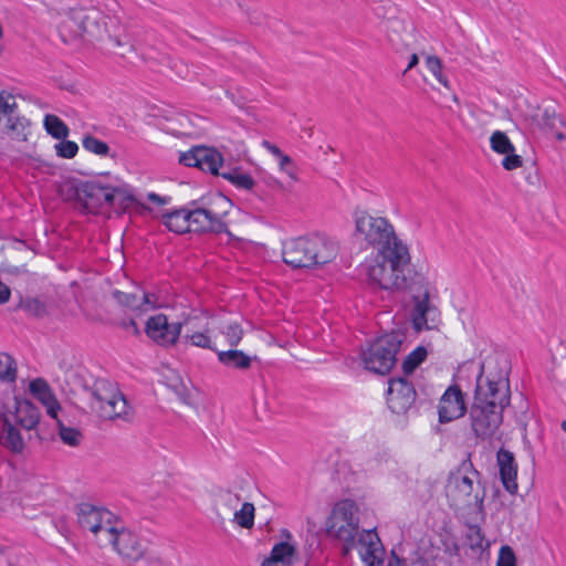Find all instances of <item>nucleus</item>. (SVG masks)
<instances>
[{
    "label": "nucleus",
    "instance_id": "1",
    "mask_svg": "<svg viewBox=\"0 0 566 566\" xmlns=\"http://www.w3.org/2000/svg\"><path fill=\"white\" fill-rule=\"evenodd\" d=\"M510 403V390L505 380L483 376L476 379L474 400L470 409L471 428L480 439H490L503 421V410Z\"/></svg>",
    "mask_w": 566,
    "mask_h": 566
},
{
    "label": "nucleus",
    "instance_id": "2",
    "mask_svg": "<svg viewBox=\"0 0 566 566\" xmlns=\"http://www.w3.org/2000/svg\"><path fill=\"white\" fill-rule=\"evenodd\" d=\"M59 30L65 42L86 36L91 41L108 39L116 46L126 44L125 27L120 18L105 14L96 8L71 9Z\"/></svg>",
    "mask_w": 566,
    "mask_h": 566
},
{
    "label": "nucleus",
    "instance_id": "3",
    "mask_svg": "<svg viewBox=\"0 0 566 566\" xmlns=\"http://www.w3.org/2000/svg\"><path fill=\"white\" fill-rule=\"evenodd\" d=\"M231 202L227 197L218 195L207 207L172 210L164 213L161 221L168 230L178 234L187 232L228 233V227L223 219L228 214Z\"/></svg>",
    "mask_w": 566,
    "mask_h": 566
},
{
    "label": "nucleus",
    "instance_id": "4",
    "mask_svg": "<svg viewBox=\"0 0 566 566\" xmlns=\"http://www.w3.org/2000/svg\"><path fill=\"white\" fill-rule=\"evenodd\" d=\"M338 244L325 235L300 237L284 244L283 260L294 268H314L336 259Z\"/></svg>",
    "mask_w": 566,
    "mask_h": 566
},
{
    "label": "nucleus",
    "instance_id": "5",
    "mask_svg": "<svg viewBox=\"0 0 566 566\" xmlns=\"http://www.w3.org/2000/svg\"><path fill=\"white\" fill-rule=\"evenodd\" d=\"M446 494L450 506L455 510L474 509L480 513L484 511L485 491L480 485V472L470 460L463 461L449 474Z\"/></svg>",
    "mask_w": 566,
    "mask_h": 566
},
{
    "label": "nucleus",
    "instance_id": "6",
    "mask_svg": "<svg viewBox=\"0 0 566 566\" xmlns=\"http://www.w3.org/2000/svg\"><path fill=\"white\" fill-rule=\"evenodd\" d=\"M411 261L408 245L394 247L391 250L376 253L367 266V276L371 284L384 290H402L407 285L406 271Z\"/></svg>",
    "mask_w": 566,
    "mask_h": 566
},
{
    "label": "nucleus",
    "instance_id": "7",
    "mask_svg": "<svg viewBox=\"0 0 566 566\" xmlns=\"http://www.w3.org/2000/svg\"><path fill=\"white\" fill-rule=\"evenodd\" d=\"M354 237L366 247L376 250V253L391 250L395 245L406 243L396 233L394 224L385 217L373 216L366 211H356L354 214Z\"/></svg>",
    "mask_w": 566,
    "mask_h": 566
},
{
    "label": "nucleus",
    "instance_id": "8",
    "mask_svg": "<svg viewBox=\"0 0 566 566\" xmlns=\"http://www.w3.org/2000/svg\"><path fill=\"white\" fill-rule=\"evenodd\" d=\"M90 406L92 411L103 420L129 422L134 417V410L118 386L108 379L95 380L91 390Z\"/></svg>",
    "mask_w": 566,
    "mask_h": 566
},
{
    "label": "nucleus",
    "instance_id": "9",
    "mask_svg": "<svg viewBox=\"0 0 566 566\" xmlns=\"http://www.w3.org/2000/svg\"><path fill=\"white\" fill-rule=\"evenodd\" d=\"M357 505L350 500L337 502L326 522L327 534L344 543L343 554L347 555L355 546L359 518Z\"/></svg>",
    "mask_w": 566,
    "mask_h": 566
},
{
    "label": "nucleus",
    "instance_id": "10",
    "mask_svg": "<svg viewBox=\"0 0 566 566\" xmlns=\"http://www.w3.org/2000/svg\"><path fill=\"white\" fill-rule=\"evenodd\" d=\"M403 336L392 332L378 337L363 354L365 367L376 374H388L396 364Z\"/></svg>",
    "mask_w": 566,
    "mask_h": 566
},
{
    "label": "nucleus",
    "instance_id": "11",
    "mask_svg": "<svg viewBox=\"0 0 566 566\" xmlns=\"http://www.w3.org/2000/svg\"><path fill=\"white\" fill-rule=\"evenodd\" d=\"M76 514L80 527L93 533L101 543H105V538L112 531L114 532V526L118 524L111 511L90 503H81L76 509Z\"/></svg>",
    "mask_w": 566,
    "mask_h": 566
},
{
    "label": "nucleus",
    "instance_id": "12",
    "mask_svg": "<svg viewBox=\"0 0 566 566\" xmlns=\"http://www.w3.org/2000/svg\"><path fill=\"white\" fill-rule=\"evenodd\" d=\"M105 542L112 544L115 551L128 562L142 559L147 552L146 545L135 533L127 528L118 527V524L114 526V532L112 531L108 534Z\"/></svg>",
    "mask_w": 566,
    "mask_h": 566
},
{
    "label": "nucleus",
    "instance_id": "13",
    "mask_svg": "<svg viewBox=\"0 0 566 566\" xmlns=\"http://www.w3.org/2000/svg\"><path fill=\"white\" fill-rule=\"evenodd\" d=\"M188 323V319L169 323L166 315L156 314L147 319L145 332L156 344L167 347L177 343L182 326H187Z\"/></svg>",
    "mask_w": 566,
    "mask_h": 566
},
{
    "label": "nucleus",
    "instance_id": "14",
    "mask_svg": "<svg viewBox=\"0 0 566 566\" xmlns=\"http://www.w3.org/2000/svg\"><path fill=\"white\" fill-rule=\"evenodd\" d=\"M417 391L406 377L391 378L388 382L387 406L396 415H405L413 406Z\"/></svg>",
    "mask_w": 566,
    "mask_h": 566
},
{
    "label": "nucleus",
    "instance_id": "15",
    "mask_svg": "<svg viewBox=\"0 0 566 566\" xmlns=\"http://www.w3.org/2000/svg\"><path fill=\"white\" fill-rule=\"evenodd\" d=\"M222 161L221 154L208 147H193L189 151L182 153L179 157L180 164L187 167H197L212 175H219Z\"/></svg>",
    "mask_w": 566,
    "mask_h": 566
},
{
    "label": "nucleus",
    "instance_id": "16",
    "mask_svg": "<svg viewBox=\"0 0 566 566\" xmlns=\"http://www.w3.org/2000/svg\"><path fill=\"white\" fill-rule=\"evenodd\" d=\"M75 193L87 212L97 213L103 207H109V186L86 181L76 187Z\"/></svg>",
    "mask_w": 566,
    "mask_h": 566
},
{
    "label": "nucleus",
    "instance_id": "17",
    "mask_svg": "<svg viewBox=\"0 0 566 566\" xmlns=\"http://www.w3.org/2000/svg\"><path fill=\"white\" fill-rule=\"evenodd\" d=\"M440 422H450L461 418L467 411L464 395L458 385L450 386L439 402Z\"/></svg>",
    "mask_w": 566,
    "mask_h": 566
},
{
    "label": "nucleus",
    "instance_id": "18",
    "mask_svg": "<svg viewBox=\"0 0 566 566\" xmlns=\"http://www.w3.org/2000/svg\"><path fill=\"white\" fill-rule=\"evenodd\" d=\"M113 296L122 306L136 313L148 312L160 306L155 294L146 293L139 287H136L133 292L115 290Z\"/></svg>",
    "mask_w": 566,
    "mask_h": 566
},
{
    "label": "nucleus",
    "instance_id": "19",
    "mask_svg": "<svg viewBox=\"0 0 566 566\" xmlns=\"http://www.w3.org/2000/svg\"><path fill=\"white\" fill-rule=\"evenodd\" d=\"M412 323L417 331L431 329L437 326L439 318L438 308L430 302V295L426 291L422 295L413 296Z\"/></svg>",
    "mask_w": 566,
    "mask_h": 566
},
{
    "label": "nucleus",
    "instance_id": "20",
    "mask_svg": "<svg viewBox=\"0 0 566 566\" xmlns=\"http://www.w3.org/2000/svg\"><path fill=\"white\" fill-rule=\"evenodd\" d=\"M490 145L493 151L505 156L502 160V166L505 170L511 171L523 166L522 157L514 153L515 147L505 133L501 130L492 133Z\"/></svg>",
    "mask_w": 566,
    "mask_h": 566
},
{
    "label": "nucleus",
    "instance_id": "21",
    "mask_svg": "<svg viewBox=\"0 0 566 566\" xmlns=\"http://www.w3.org/2000/svg\"><path fill=\"white\" fill-rule=\"evenodd\" d=\"M4 417H9L14 426L18 424L30 431L38 427L41 413L31 401L15 398L13 410H9Z\"/></svg>",
    "mask_w": 566,
    "mask_h": 566
},
{
    "label": "nucleus",
    "instance_id": "22",
    "mask_svg": "<svg viewBox=\"0 0 566 566\" xmlns=\"http://www.w3.org/2000/svg\"><path fill=\"white\" fill-rule=\"evenodd\" d=\"M496 461L504 489L511 494H516L518 489L516 482L517 464L514 454L502 448L497 451Z\"/></svg>",
    "mask_w": 566,
    "mask_h": 566
},
{
    "label": "nucleus",
    "instance_id": "23",
    "mask_svg": "<svg viewBox=\"0 0 566 566\" xmlns=\"http://www.w3.org/2000/svg\"><path fill=\"white\" fill-rule=\"evenodd\" d=\"M359 555L367 566L382 562L384 548L375 531H364L358 537Z\"/></svg>",
    "mask_w": 566,
    "mask_h": 566
},
{
    "label": "nucleus",
    "instance_id": "24",
    "mask_svg": "<svg viewBox=\"0 0 566 566\" xmlns=\"http://www.w3.org/2000/svg\"><path fill=\"white\" fill-rule=\"evenodd\" d=\"M30 392L42 402L50 417L56 419L61 406L52 392L48 382L41 378L34 379L29 385Z\"/></svg>",
    "mask_w": 566,
    "mask_h": 566
},
{
    "label": "nucleus",
    "instance_id": "25",
    "mask_svg": "<svg viewBox=\"0 0 566 566\" xmlns=\"http://www.w3.org/2000/svg\"><path fill=\"white\" fill-rule=\"evenodd\" d=\"M0 444L13 454H22L25 444L20 431L9 417H3Z\"/></svg>",
    "mask_w": 566,
    "mask_h": 566
},
{
    "label": "nucleus",
    "instance_id": "26",
    "mask_svg": "<svg viewBox=\"0 0 566 566\" xmlns=\"http://www.w3.org/2000/svg\"><path fill=\"white\" fill-rule=\"evenodd\" d=\"M18 104L15 97L6 91L0 92V123L4 124V127L9 130H15L18 128V116H17Z\"/></svg>",
    "mask_w": 566,
    "mask_h": 566
},
{
    "label": "nucleus",
    "instance_id": "27",
    "mask_svg": "<svg viewBox=\"0 0 566 566\" xmlns=\"http://www.w3.org/2000/svg\"><path fill=\"white\" fill-rule=\"evenodd\" d=\"M217 355L219 363L223 366L239 370H248L253 361L252 357L232 347L228 350H217Z\"/></svg>",
    "mask_w": 566,
    "mask_h": 566
},
{
    "label": "nucleus",
    "instance_id": "28",
    "mask_svg": "<svg viewBox=\"0 0 566 566\" xmlns=\"http://www.w3.org/2000/svg\"><path fill=\"white\" fill-rule=\"evenodd\" d=\"M294 553L293 545L281 542L273 546L270 556L263 560L261 566H291Z\"/></svg>",
    "mask_w": 566,
    "mask_h": 566
},
{
    "label": "nucleus",
    "instance_id": "29",
    "mask_svg": "<svg viewBox=\"0 0 566 566\" xmlns=\"http://www.w3.org/2000/svg\"><path fill=\"white\" fill-rule=\"evenodd\" d=\"M219 334L223 344L229 347H237L243 338V329L238 322H228L220 326Z\"/></svg>",
    "mask_w": 566,
    "mask_h": 566
},
{
    "label": "nucleus",
    "instance_id": "30",
    "mask_svg": "<svg viewBox=\"0 0 566 566\" xmlns=\"http://www.w3.org/2000/svg\"><path fill=\"white\" fill-rule=\"evenodd\" d=\"M135 197L125 188L109 186V207H118L122 210L130 208Z\"/></svg>",
    "mask_w": 566,
    "mask_h": 566
},
{
    "label": "nucleus",
    "instance_id": "31",
    "mask_svg": "<svg viewBox=\"0 0 566 566\" xmlns=\"http://www.w3.org/2000/svg\"><path fill=\"white\" fill-rule=\"evenodd\" d=\"M17 363L8 353L0 352V381L14 382L17 379Z\"/></svg>",
    "mask_w": 566,
    "mask_h": 566
},
{
    "label": "nucleus",
    "instance_id": "32",
    "mask_svg": "<svg viewBox=\"0 0 566 566\" xmlns=\"http://www.w3.org/2000/svg\"><path fill=\"white\" fill-rule=\"evenodd\" d=\"M221 176L230 181L233 186L244 190H252L255 186V181L251 175L242 172L238 169L222 172Z\"/></svg>",
    "mask_w": 566,
    "mask_h": 566
},
{
    "label": "nucleus",
    "instance_id": "33",
    "mask_svg": "<svg viewBox=\"0 0 566 566\" xmlns=\"http://www.w3.org/2000/svg\"><path fill=\"white\" fill-rule=\"evenodd\" d=\"M465 539L468 545L473 551H484L489 547V543L484 537L482 530L478 525H469Z\"/></svg>",
    "mask_w": 566,
    "mask_h": 566
},
{
    "label": "nucleus",
    "instance_id": "34",
    "mask_svg": "<svg viewBox=\"0 0 566 566\" xmlns=\"http://www.w3.org/2000/svg\"><path fill=\"white\" fill-rule=\"evenodd\" d=\"M44 126L46 132L56 139L65 138L69 134L67 126L56 115H46Z\"/></svg>",
    "mask_w": 566,
    "mask_h": 566
},
{
    "label": "nucleus",
    "instance_id": "35",
    "mask_svg": "<svg viewBox=\"0 0 566 566\" xmlns=\"http://www.w3.org/2000/svg\"><path fill=\"white\" fill-rule=\"evenodd\" d=\"M426 65L436 80L446 88H450L448 77L443 74V65L440 57L436 55H426Z\"/></svg>",
    "mask_w": 566,
    "mask_h": 566
},
{
    "label": "nucleus",
    "instance_id": "36",
    "mask_svg": "<svg viewBox=\"0 0 566 566\" xmlns=\"http://www.w3.org/2000/svg\"><path fill=\"white\" fill-rule=\"evenodd\" d=\"M427 349L424 347H418L413 352H411L402 364V370L405 376L408 377L413 370L426 359Z\"/></svg>",
    "mask_w": 566,
    "mask_h": 566
},
{
    "label": "nucleus",
    "instance_id": "37",
    "mask_svg": "<svg viewBox=\"0 0 566 566\" xmlns=\"http://www.w3.org/2000/svg\"><path fill=\"white\" fill-rule=\"evenodd\" d=\"M56 420H57V427H59V436H60L61 440L65 444H69L71 447L78 446L83 438L81 431L73 427H66L57 418H56Z\"/></svg>",
    "mask_w": 566,
    "mask_h": 566
},
{
    "label": "nucleus",
    "instance_id": "38",
    "mask_svg": "<svg viewBox=\"0 0 566 566\" xmlns=\"http://www.w3.org/2000/svg\"><path fill=\"white\" fill-rule=\"evenodd\" d=\"M254 511L252 503H243L240 511L234 513V522L243 528H251L254 524Z\"/></svg>",
    "mask_w": 566,
    "mask_h": 566
},
{
    "label": "nucleus",
    "instance_id": "39",
    "mask_svg": "<svg viewBox=\"0 0 566 566\" xmlns=\"http://www.w3.org/2000/svg\"><path fill=\"white\" fill-rule=\"evenodd\" d=\"M82 144H83V147L87 151H91V153L99 155V156H105L109 151V147L106 143H104L103 140H99L96 137L91 136V135L85 136L83 138Z\"/></svg>",
    "mask_w": 566,
    "mask_h": 566
},
{
    "label": "nucleus",
    "instance_id": "40",
    "mask_svg": "<svg viewBox=\"0 0 566 566\" xmlns=\"http://www.w3.org/2000/svg\"><path fill=\"white\" fill-rule=\"evenodd\" d=\"M185 338L190 342L191 345L200 348L213 349L211 337L205 332H191L187 329Z\"/></svg>",
    "mask_w": 566,
    "mask_h": 566
},
{
    "label": "nucleus",
    "instance_id": "41",
    "mask_svg": "<svg viewBox=\"0 0 566 566\" xmlns=\"http://www.w3.org/2000/svg\"><path fill=\"white\" fill-rule=\"evenodd\" d=\"M55 149L60 157L71 159L77 154L78 146L74 142L63 140L55 146Z\"/></svg>",
    "mask_w": 566,
    "mask_h": 566
},
{
    "label": "nucleus",
    "instance_id": "42",
    "mask_svg": "<svg viewBox=\"0 0 566 566\" xmlns=\"http://www.w3.org/2000/svg\"><path fill=\"white\" fill-rule=\"evenodd\" d=\"M496 566H516V556L512 547L507 545L501 547Z\"/></svg>",
    "mask_w": 566,
    "mask_h": 566
},
{
    "label": "nucleus",
    "instance_id": "43",
    "mask_svg": "<svg viewBox=\"0 0 566 566\" xmlns=\"http://www.w3.org/2000/svg\"><path fill=\"white\" fill-rule=\"evenodd\" d=\"M279 168L292 180H297V168L289 155L284 154L281 158H279Z\"/></svg>",
    "mask_w": 566,
    "mask_h": 566
},
{
    "label": "nucleus",
    "instance_id": "44",
    "mask_svg": "<svg viewBox=\"0 0 566 566\" xmlns=\"http://www.w3.org/2000/svg\"><path fill=\"white\" fill-rule=\"evenodd\" d=\"M543 125L549 130H555L564 125L563 118L555 112L545 111L543 114Z\"/></svg>",
    "mask_w": 566,
    "mask_h": 566
},
{
    "label": "nucleus",
    "instance_id": "45",
    "mask_svg": "<svg viewBox=\"0 0 566 566\" xmlns=\"http://www.w3.org/2000/svg\"><path fill=\"white\" fill-rule=\"evenodd\" d=\"M261 145L263 148H265L268 151H270L277 159L284 155L283 151L276 145L270 143L266 139L262 140Z\"/></svg>",
    "mask_w": 566,
    "mask_h": 566
},
{
    "label": "nucleus",
    "instance_id": "46",
    "mask_svg": "<svg viewBox=\"0 0 566 566\" xmlns=\"http://www.w3.org/2000/svg\"><path fill=\"white\" fill-rule=\"evenodd\" d=\"M147 198H148V200H150L151 202H154L158 206H165L169 201V198L160 197L159 195L154 193V192L148 193Z\"/></svg>",
    "mask_w": 566,
    "mask_h": 566
},
{
    "label": "nucleus",
    "instance_id": "47",
    "mask_svg": "<svg viewBox=\"0 0 566 566\" xmlns=\"http://www.w3.org/2000/svg\"><path fill=\"white\" fill-rule=\"evenodd\" d=\"M10 297L9 287L0 281V304L6 303Z\"/></svg>",
    "mask_w": 566,
    "mask_h": 566
},
{
    "label": "nucleus",
    "instance_id": "48",
    "mask_svg": "<svg viewBox=\"0 0 566 566\" xmlns=\"http://www.w3.org/2000/svg\"><path fill=\"white\" fill-rule=\"evenodd\" d=\"M419 63V56L418 54L413 53L410 55V59H409V63L406 67V70L403 71V73H407L408 71H410L411 69H413L415 66H417Z\"/></svg>",
    "mask_w": 566,
    "mask_h": 566
},
{
    "label": "nucleus",
    "instance_id": "49",
    "mask_svg": "<svg viewBox=\"0 0 566 566\" xmlns=\"http://www.w3.org/2000/svg\"><path fill=\"white\" fill-rule=\"evenodd\" d=\"M124 327L135 335L139 334V328L134 319H130L127 324L124 325Z\"/></svg>",
    "mask_w": 566,
    "mask_h": 566
},
{
    "label": "nucleus",
    "instance_id": "50",
    "mask_svg": "<svg viewBox=\"0 0 566 566\" xmlns=\"http://www.w3.org/2000/svg\"><path fill=\"white\" fill-rule=\"evenodd\" d=\"M553 132H554L555 138L557 140H564L565 139V135L560 130H558V128L553 130Z\"/></svg>",
    "mask_w": 566,
    "mask_h": 566
},
{
    "label": "nucleus",
    "instance_id": "51",
    "mask_svg": "<svg viewBox=\"0 0 566 566\" xmlns=\"http://www.w3.org/2000/svg\"><path fill=\"white\" fill-rule=\"evenodd\" d=\"M562 428L564 431H566V420L562 422Z\"/></svg>",
    "mask_w": 566,
    "mask_h": 566
},
{
    "label": "nucleus",
    "instance_id": "52",
    "mask_svg": "<svg viewBox=\"0 0 566 566\" xmlns=\"http://www.w3.org/2000/svg\"><path fill=\"white\" fill-rule=\"evenodd\" d=\"M2 552H3V551L0 548V554H2Z\"/></svg>",
    "mask_w": 566,
    "mask_h": 566
}]
</instances>
